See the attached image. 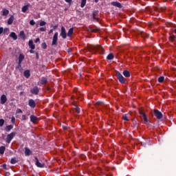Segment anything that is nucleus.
I'll return each instance as SVG.
<instances>
[{"mask_svg": "<svg viewBox=\"0 0 176 176\" xmlns=\"http://www.w3.org/2000/svg\"><path fill=\"white\" fill-rule=\"evenodd\" d=\"M89 49L90 50H94V52H99L100 54H104V48L100 45H91Z\"/></svg>", "mask_w": 176, "mask_h": 176, "instance_id": "obj_1", "label": "nucleus"}, {"mask_svg": "<svg viewBox=\"0 0 176 176\" xmlns=\"http://www.w3.org/2000/svg\"><path fill=\"white\" fill-rule=\"evenodd\" d=\"M15 136H16V132H12L8 134L6 139V142H8V144H10V141H12V140H13V138H14Z\"/></svg>", "mask_w": 176, "mask_h": 176, "instance_id": "obj_2", "label": "nucleus"}, {"mask_svg": "<svg viewBox=\"0 0 176 176\" xmlns=\"http://www.w3.org/2000/svg\"><path fill=\"white\" fill-rule=\"evenodd\" d=\"M57 41H58V32H56L53 36L52 46L57 45Z\"/></svg>", "mask_w": 176, "mask_h": 176, "instance_id": "obj_3", "label": "nucleus"}, {"mask_svg": "<svg viewBox=\"0 0 176 176\" xmlns=\"http://www.w3.org/2000/svg\"><path fill=\"white\" fill-rule=\"evenodd\" d=\"M140 118H142L144 119V123H148V122H149L146 114H145L142 111H140Z\"/></svg>", "mask_w": 176, "mask_h": 176, "instance_id": "obj_4", "label": "nucleus"}, {"mask_svg": "<svg viewBox=\"0 0 176 176\" xmlns=\"http://www.w3.org/2000/svg\"><path fill=\"white\" fill-rule=\"evenodd\" d=\"M140 118H142L144 119V123H148V122H149L146 114H145L142 111H140Z\"/></svg>", "mask_w": 176, "mask_h": 176, "instance_id": "obj_5", "label": "nucleus"}, {"mask_svg": "<svg viewBox=\"0 0 176 176\" xmlns=\"http://www.w3.org/2000/svg\"><path fill=\"white\" fill-rule=\"evenodd\" d=\"M117 78L118 80H120V83H125L124 77H123V75H122L119 72H117Z\"/></svg>", "mask_w": 176, "mask_h": 176, "instance_id": "obj_6", "label": "nucleus"}, {"mask_svg": "<svg viewBox=\"0 0 176 176\" xmlns=\"http://www.w3.org/2000/svg\"><path fill=\"white\" fill-rule=\"evenodd\" d=\"M60 36H62L63 39H65V38H67V31L65 30V28H64L63 26L61 27Z\"/></svg>", "mask_w": 176, "mask_h": 176, "instance_id": "obj_7", "label": "nucleus"}, {"mask_svg": "<svg viewBox=\"0 0 176 176\" xmlns=\"http://www.w3.org/2000/svg\"><path fill=\"white\" fill-rule=\"evenodd\" d=\"M154 113L157 119H162V118H163V113L159 110H154Z\"/></svg>", "mask_w": 176, "mask_h": 176, "instance_id": "obj_8", "label": "nucleus"}, {"mask_svg": "<svg viewBox=\"0 0 176 176\" xmlns=\"http://www.w3.org/2000/svg\"><path fill=\"white\" fill-rule=\"evenodd\" d=\"M36 160V166L37 167H39L40 168H43V167H45V164L44 163H41L39 162V160H38V158H35Z\"/></svg>", "mask_w": 176, "mask_h": 176, "instance_id": "obj_9", "label": "nucleus"}, {"mask_svg": "<svg viewBox=\"0 0 176 176\" xmlns=\"http://www.w3.org/2000/svg\"><path fill=\"white\" fill-rule=\"evenodd\" d=\"M38 118H36V116H30V121L32 122V123H34L36 124L38 122Z\"/></svg>", "mask_w": 176, "mask_h": 176, "instance_id": "obj_10", "label": "nucleus"}, {"mask_svg": "<svg viewBox=\"0 0 176 176\" xmlns=\"http://www.w3.org/2000/svg\"><path fill=\"white\" fill-rule=\"evenodd\" d=\"M30 92L32 93V94H38V93H39V89L38 88V87H34L33 89H32L30 90Z\"/></svg>", "mask_w": 176, "mask_h": 176, "instance_id": "obj_11", "label": "nucleus"}, {"mask_svg": "<svg viewBox=\"0 0 176 176\" xmlns=\"http://www.w3.org/2000/svg\"><path fill=\"white\" fill-rule=\"evenodd\" d=\"M8 101V98L6 97V95H2L1 96V104L3 105L6 102Z\"/></svg>", "mask_w": 176, "mask_h": 176, "instance_id": "obj_12", "label": "nucleus"}, {"mask_svg": "<svg viewBox=\"0 0 176 176\" xmlns=\"http://www.w3.org/2000/svg\"><path fill=\"white\" fill-rule=\"evenodd\" d=\"M29 106L31 108H35V107L36 106V104L35 103V100H34L33 99L29 100Z\"/></svg>", "mask_w": 176, "mask_h": 176, "instance_id": "obj_13", "label": "nucleus"}, {"mask_svg": "<svg viewBox=\"0 0 176 176\" xmlns=\"http://www.w3.org/2000/svg\"><path fill=\"white\" fill-rule=\"evenodd\" d=\"M130 116H131L130 113L124 114L122 116V119H123V120L129 121V120H130Z\"/></svg>", "mask_w": 176, "mask_h": 176, "instance_id": "obj_14", "label": "nucleus"}, {"mask_svg": "<svg viewBox=\"0 0 176 176\" xmlns=\"http://www.w3.org/2000/svg\"><path fill=\"white\" fill-rule=\"evenodd\" d=\"M29 47L32 50H34L35 49V45H34V41L32 40L29 41Z\"/></svg>", "mask_w": 176, "mask_h": 176, "instance_id": "obj_15", "label": "nucleus"}, {"mask_svg": "<svg viewBox=\"0 0 176 176\" xmlns=\"http://www.w3.org/2000/svg\"><path fill=\"white\" fill-rule=\"evenodd\" d=\"M10 38H12L14 41H17V35H16V33L14 32H11L10 34Z\"/></svg>", "mask_w": 176, "mask_h": 176, "instance_id": "obj_16", "label": "nucleus"}, {"mask_svg": "<svg viewBox=\"0 0 176 176\" xmlns=\"http://www.w3.org/2000/svg\"><path fill=\"white\" fill-rule=\"evenodd\" d=\"M28 8H30V4L23 6L22 7L23 13H25V12H27V10H28Z\"/></svg>", "mask_w": 176, "mask_h": 176, "instance_id": "obj_17", "label": "nucleus"}, {"mask_svg": "<svg viewBox=\"0 0 176 176\" xmlns=\"http://www.w3.org/2000/svg\"><path fill=\"white\" fill-rule=\"evenodd\" d=\"M14 20V16L13 15H12L10 19L8 21V24L10 25L13 23V21Z\"/></svg>", "mask_w": 176, "mask_h": 176, "instance_id": "obj_18", "label": "nucleus"}, {"mask_svg": "<svg viewBox=\"0 0 176 176\" xmlns=\"http://www.w3.org/2000/svg\"><path fill=\"white\" fill-rule=\"evenodd\" d=\"M19 36L21 39L25 40V34H24V31H21L19 33Z\"/></svg>", "mask_w": 176, "mask_h": 176, "instance_id": "obj_19", "label": "nucleus"}, {"mask_svg": "<svg viewBox=\"0 0 176 176\" xmlns=\"http://www.w3.org/2000/svg\"><path fill=\"white\" fill-rule=\"evenodd\" d=\"M23 75H24L25 78H30V76L31 75L30 74V70L25 71L24 73H23Z\"/></svg>", "mask_w": 176, "mask_h": 176, "instance_id": "obj_20", "label": "nucleus"}, {"mask_svg": "<svg viewBox=\"0 0 176 176\" xmlns=\"http://www.w3.org/2000/svg\"><path fill=\"white\" fill-rule=\"evenodd\" d=\"M111 5H113V6H116L117 8H122V4L119 2H113L111 3Z\"/></svg>", "mask_w": 176, "mask_h": 176, "instance_id": "obj_21", "label": "nucleus"}, {"mask_svg": "<svg viewBox=\"0 0 176 176\" xmlns=\"http://www.w3.org/2000/svg\"><path fill=\"white\" fill-rule=\"evenodd\" d=\"M23 60H24V55L21 54L19 56V63L21 64V63H23Z\"/></svg>", "mask_w": 176, "mask_h": 176, "instance_id": "obj_22", "label": "nucleus"}, {"mask_svg": "<svg viewBox=\"0 0 176 176\" xmlns=\"http://www.w3.org/2000/svg\"><path fill=\"white\" fill-rule=\"evenodd\" d=\"M123 75L126 78H130V72H129L127 70H125V71L123 72Z\"/></svg>", "mask_w": 176, "mask_h": 176, "instance_id": "obj_23", "label": "nucleus"}, {"mask_svg": "<svg viewBox=\"0 0 176 176\" xmlns=\"http://www.w3.org/2000/svg\"><path fill=\"white\" fill-rule=\"evenodd\" d=\"M6 149V148L3 146H1L0 147V155H3V153H5V150Z\"/></svg>", "mask_w": 176, "mask_h": 176, "instance_id": "obj_24", "label": "nucleus"}, {"mask_svg": "<svg viewBox=\"0 0 176 176\" xmlns=\"http://www.w3.org/2000/svg\"><path fill=\"white\" fill-rule=\"evenodd\" d=\"M47 82V79H46V78L43 77L41 80V85H45L46 82Z\"/></svg>", "mask_w": 176, "mask_h": 176, "instance_id": "obj_25", "label": "nucleus"}, {"mask_svg": "<svg viewBox=\"0 0 176 176\" xmlns=\"http://www.w3.org/2000/svg\"><path fill=\"white\" fill-rule=\"evenodd\" d=\"M72 34H74V29L73 28H70L67 33V36H72Z\"/></svg>", "mask_w": 176, "mask_h": 176, "instance_id": "obj_26", "label": "nucleus"}, {"mask_svg": "<svg viewBox=\"0 0 176 176\" xmlns=\"http://www.w3.org/2000/svg\"><path fill=\"white\" fill-rule=\"evenodd\" d=\"M25 155L26 156H30V155H31V151L29 148H25Z\"/></svg>", "mask_w": 176, "mask_h": 176, "instance_id": "obj_27", "label": "nucleus"}, {"mask_svg": "<svg viewBox=\"0 0 176 176\" xmlns=\"http://www.w3.org/2000/svg\"><path fill=\"white\" fill-rule=\"evenodd\" d=\"M9 14V11L7 9H3V16H8Z\"/></svg>", "mask_w": 176, "mask_h": 176, "instance_id": "obj_28", "label": "nucleus"}, {"mask_svg": "<svg viewBox=\"0 0 176 176\" xmlns=\"http://www.w3.org/2000/svg\"><path fill=\"white\" fill-rule=\"evenodd\" d=\"M12 129H13V126L12 125H8L6 127V131H10L12 130Z\"/></svg>", "mask_w": 176, "mask_h": 176, "instance_id": "obj_29", "label": "nucleus"}, {"mask_svg": "<svg viewBox=\"0 0 176 176\" xmlns=\"http://www.w3.org/2000/svg\"><path fill=\"white\" fill-rule=\"evenodd\" d=\"M16 69H19L20 72L23 71V67H21V63H18V66L16 67Z\"/></svg>", "mask_w": 176, "mask_h": 176, "instance_id": "obj_30", "label": "nucleus"}, {"mask_svg": "<svg viewBox=\"0 0 176 176\" xmlns=\"http://www.w3.org/2000/svg\"><path fill=\"white\" fill-rule=\"evenodd\" d=\"M107 60H113V54H109L107 57Z\"/></svg>", "mask_w": 176, "mask_h": 176, "instance_id": "obj_31", "label": "nucleus"}, {"mask_svg": "<svg viewBox=\"0 0 176 176\" xmlns=\"http://www.w3.org/2000/svg\"><path fill=\"white\" fill-rule=\"evenodd\" d=\"M86 1L87 0H82L81 1V5H80L81 8H85V6H86Z\"/></svg>", "mask_w": 176, "mask_h": 176, "instance_id": "obj_32", "label": "nucleus"}, {"mask_svg": "<svg viewBox=\"0 0 176 176\" xmlns=\"http://www.w3.org/2000/svg\"><path fill=\"white\" fill-rule=\"evenodd\" d=\"M5 124V120L3 119H0V127H2Z\"/></svg>", "mask_w": 176, "mask_h": 176, "instance_id": "obj_33", "label": "nucleus"}, {"mask_svg": "<svg viewBox=\"0 0 176 176\" xmlns=\"http://www.w3.org/2000/svg\"><path fill=\"white\" fill-rule=\"evenodd\" d=\"M164 80V76H160L158 78V82H160V83H162Z\"/></svg>", "mask_w": 176, "mask_h": 176, "instance_id": "obj_34", "label": "nucleus"}, {"mask_svg": "<svg viewBox=\"0 0 176 176\" xmlns=\"http://www.w3.org/2000/svg\"><path fill=\"white\" fill-rule=\"evenodd\" d=\"M74 111L76 112V113H80V109H79L78 107H76Z\"/></svg>", "mask_w": 176, "mask_h": 176, "instance_id": "obj_35", "label": "nucleus"}, {"mask_svg": "<svg viewBox=\"0 0 176 176\" xmlns=\"http://www.w3.org/2000/svg\"><path fill=\"white\" fill-rule=\"evenodd\" d=\"M142 38H148V34L145 33V32H142L141 34Z\"/></svg>", "mask_w": 176, "mask_h": 176, "instance_id": "obj_36", "label": "nucleus"}, {"mask_svg": "<svg viewBox=\"0 0 176 176\" xmlns=\"http://www.w3.org/2000/svg\"><path fill=\"white\" fill-rule=\"evenodd\" d=\"M43 25H46V23L44 21H41L40 22V26L43 27Z\"/></svg>", "mask_w": 176, "mask_h": 176, "instance_id": "obj_37", "label": "nucleus"}, {"mask_svg": "<svg viewBox=\"0 0 176 176\" xmlns=\"http://www.w3.org/2000/svg\"><path fill=\"white\" fill-rule=\"evenodd\" d=\"M16 113H23V111L21 109H17Z\"/></svg>", "mask_w": 176, "mask_h": 176, "instance_id": "obj_38", "label": "nucleus"}, {"mask_svg": "<svg viewBox=\"0 0 176 176\" xmlns=\"http://www.w3.org/2000/svg\"><path fill=\"white\" fill-rule=\"evenodd\" d=\"M39 31H41V32H45V31H46V28H41L39 29Z\"/></svg>", "mask_w": 176, "mask_h": 176, "instance_id": "obj_39", "label": "nucleus"}, {"mask_svg": "<svg viewBox=\"0 0 176 176\" xmlns=\"http://www.w3.org/2000/svg\"><path fill=\"white\" fill-rule=\"evenodd\" d=\"M30 25H35V21L31 20V21H30Z\"/></svg>", "mask_w": 176, "mask_h": 176, "instance_id": "obj_40", "label": "nucleus"}, {"mask_svg": "<svg viewBox=\"0 0 176 176\" xmlns=\"http://www.w3.org/2000/svg\"><path fill=\"white\" fill-rule=\"evenodd\" d=\"M16 162H17V161H16L15 159H12V160H11V164H15V163H16Z\"/></svg>", "mask_w": 176, "mask_h": 176, "instance_id": "obj_41", "label": "nucleus"}, {"mask_svg": "<svg viewBox=\"0 0 176 176\" xmlns=\"http://www.w3.org/2000/svg\"><path fill=\"white\" fill-rule=\"evenodd\" d=\"M27 119H28V118H27V116H25V115L22 116V120H27Z\"/></svg>", "mask_w": 176, "mask_h": 176, "instance_id": "obj_42", "label": "nucleus"}, {"mask_svg": "<svg viewBox=\"0 0 176 176\" xmlns=\"http://www.w3.org/2000/svg\"><path fill=\"white\" fill-rule=\"evenodd\" d=\"M42 47H43V49H46V47H47L46 43H42Z\"/></svg>", "mask_w": 176, "mask_h": 176, "instance_id": "obj_43", "label": "nucleus"}, {"mask_svg": "<svg viewBox=\"0 0 176 176\" xmlns=\"http://www.w3.org/2000/svg\"><path fill=\"white\" fill-rule=\"evenodd\" d=\"M170 41H174V39L175 38V36H170Z\"/></svg>", "mask_w": 176, "mask_h": 176, "instance_id": "obj_44", "label": "nucleus"}, {"mask_svg": "<svg viewBox=\"0 0 176 176\" xmlns=\"http://www.w3.org/2000/svg\"><path fill=\"white\" fill-rule=\"evenodd\" d=\"M11 122H12V123H14V122H16V118H14V117H12Z\"/></svg>", "mask_w": 176, "mask_h": 176, "instance_id": "obj_45", "label": "nucleus"}, {"mask_svg": "<svg viewBox=\"0 0 176 176\" xmlns=\"http://www.w3.org/2000/svg\"><path fill=\"white\" fill-rule=\"evenodd\" d=\"M3 32V28H0V35Z\"/></svg>", "mask_w": 176, "mask_h": 176, "instance_id": "obj_46", "label": "nucleus"}, {"mask_svg": "<svg viewBox=\"0 0 176 176\" xmlns=\"http://www.w3.org/2000/svg\"><path fill=\"white\" fill-rule=\"evenodd\" d=\"M65 2L67 3H71L72 2V0H65Z\"/></svg>", "mask_w": 176, "mask_h": 176, "instance_id": "obj_47", "label": "nucleus"}, {"mask_svg": "<svg viewBox=\"0 0 176 176\" xmlns=\"http://www.w3.org/2000/svg\"><path fill=\"white\" fill-rule=\"evenodd\" d=\"M39 41H40L39 38H36L35 43H38V42H39Z\"/></svg>", "mask_w": 176, "mask_h": 176, "instance_id": "obj_48", "label": "nucleus"}, {"mask_svg": "<svg viewBox=\"0 0 176 176\" xmlns=\"http://www.w3.org/2000/svg\"><path fill=\"white\" fill-rule=\"evenodd\" d=\"M98 104L102 105V106L104 105V104H103L102 102H98Z\"/></svg>", "mask_w": 176, "mask_h": 176, "instance_id": "obj_49", "label": "nucleus"}, {"mask_svg": "<svg viewBox=\"0 0 176 176\" xmlns=\"http://www.w3.org/2000/svg\"><path fill=\"white\" fill-rule=\"evenodd\" d=\"M141 145H142L143 146H146V144L144 142H141Z\"/></svg>", "mask_w": 176, "mask_h": 176, "instance_id": "obj_50", "label": "nucleus"}, {"mask_svg": "<svg viewBox=\"0 0 176 176\" xmlns=\"http://www.w3.org/2000/svg\"><path fill=\"white\" fill-rule=\"evenodd\" d=\"M6 31H9V29H8V28L4 29L3 32H6Z\"/></svg>", "mask_w": 176, "mask_h": 176, "instance_id": "obj_51", "label": "nucleus"}, {"mask_svg": "<svg viewBox=\"0 0 176 176\" xmlns=\"http://www.w3.org/2000/svg\"><path fill=\"white\" fill-rule=\"evenodd\" d=\"M52 33H53V29H51V30H50V32H49V34H52Z\"/></svg>", "mask_w": 176, "mask_h": 176, "instance_id": "obj_52", "label": "nucleus"}, {"mask_svg": "<svg viewBox=\"0 0 176 176\" xmlns=\"http://www.w3.org/2000/svg\"><path fill=\"white\" fill-rule=\"evenodd\" d=\"M93 19L94 20H97V19H96V17L94 15V16H93Z\"/></svg>", "mask_w": 176, "mask_h": 176, "instance_id": "obj_53", "label": "nucleus"}, {"mask_svg": "<svg viewBox=\"0 0 176 176\" xmlns=\"http://www.w3.org/2000/svg\"><path fill=\"white\" fill-rule=\"evenodd\" d=\"M30 52L32 54V53H34V50H31L30 51Z\"/></svg>", "mask_w": 176, "mask_h": 176, "instance_id": "obj_54", "label": "nucleus"}, {"mask_svg": "<svg viewBox=\"0 0 176 176\" xmlns=\"http://www.w3.org/2000/svg\"><path fill=\"white\" fill-rule=\"evenodd\" d=\"M95 2H96V3L98 2V0H95Z\"/></svg>", "mask_w": 176, "mask_h": 176, "instance_id": "obj_55", "label": "nucleus"}, {"mask_svg": "<svg viewBox=\"0 0 176 176\" xmlns=\"http://www.w3.org/2000/svg\"><path fill=\"white\" fill-rule=\"evenodd\" d=\"M63 129H64V130H65V129H67V127H65V126H63Z\"/></svg>", "mask_w": 176, "mask_h": 176, "instance_id": "obj_56", "label": "nucleus"}, {"mask_svg": "<svg viewBox=\"0 0 176 176\" xmlns=\"http://www.w3.org/2000/svg\"><path fill=\"white\" fill-rule=\"evenodd\" d=\"M174 31H175V34H176V29Z\"/></svg>", "mask_w": 176, "mask_h": 176, "instance_id": "obj_57", "label": "nucleus"}]
</instances>
